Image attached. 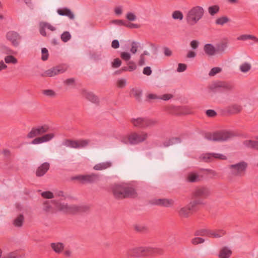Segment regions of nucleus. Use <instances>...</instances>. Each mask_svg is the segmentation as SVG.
I'll return each mask as SVG.
<instances>
[{"label":"nucleus","instance_id":"a18cd8bd","mask_svg":"<svg viewBox=\"0 0 258 258\" xmlns=\"http://www.w3.org/2000/svg\"><path fill=\"white\" fill-rule=\"evenodd\" d=\"M52 208L51 206L50 202L48 201H46L43 203V210L46 212H50L52 210Z\"/></svg>","mask_w":258,"mask_h":258},{"label":"nucleus","instance_id":"4c0bfd02","mask_svg":"<svg viewBox=\"0 0 258 258\" xmlns=\"http://www.w3.org/2000/svg\"><path fill=\"white\" fill-rule=\"evenodd\" d=\"M228 21L229 19L227 17H222L218 18L215 23L217 25H223Z\"/></svg>","mask_w":258,"mask_h":258},{"label":"nucleus","instance_id":"6e6d98bb","mask_svg":"<svg viewBox=\"0 0 258 258\" xmlns=\"http://www.w3.org/2000/svg\"><path fill=\"white\" fill-rule=\"evenodd\" d=\"M121 64V61L119 58H115L112 63V66L114 68H117L120 66Z\"/></svg>","mask_w":258,"mask_h":258},{"label":"nucleus","instance_id":"c03bdc74","mask_svg":"<svg viewBox=\"0 0 258 258\" xmlns=\"http://www.w3.org/2000/svg\"><path fill=\"white\" fill-rule=\"evenodd\" d=\"M205 242V239L201 237H195L191 239V243L194 245H197L203 243Z\"/></svg>","mask_w":258,"mask_h":258},{"label":"nucleus","instance_id":"4468645a","mask_svg":"<svg viewBox=\"0 0 258 258\" xmlns=\"http://www.w3.org/2000/svg\"><path fill=\"white\" fill-rule=\"evenodd\" d=\"M7 40L10 41L15 47H18L20 44L21 39V35L17 32L14 31H10L6 35Z\"/></svg>","mask_w":258,"mask_h":258},{"label":"nucleus","instance_id":"7ed1b4c3","mask_svg":"<svg viewBox=\"0 0 258 258\" xmlns=\"http://www.w3.org/2000/svg\"><path fill=\"white\" fill-rule=\"evenodd\" d=\"M204 14V10L201 6H195L189 10L186 16L187 23L190 25H194L202 19Z\"/></svg>","mask_w":258,"mask_h":258},{"label":"nucleus","instance_id":"49530a36","mask_svg":"<svg viewBox=\"0 0 258 258\" xmlns=\"http://www.w3.org/2000/svg\"><path fill=\"white\" fill-rule=\"evenodd\" d=\"M41 196L45 199H52L54 198L53 193L49 191H44L42 192Z\"/></svg>","mask_w":258,"mask_h":258},{"label":"nucleus","instance_id":"de8ad7c7","mask_svg":"<svg viewBox=\"0 0 258 258\" xmlns=\"http://www.w3.org/2000/svg\"><path fill=\"white\" fill-rule=\"evenodd\" d=\"M221 70L222 69L219 67L213 68L211 70L209 75L210 76H213L217 74V73H220L221 71Z\"/></svg>","mask_w":258,"mask_h":258},{"label":"nucleus","instance_id":"bf43d9fd","mask_svg":"<svg viewBox=\"0 0 258 258\" xmlns=\"http://www.w3.org/2000/svg\"><path fill=\"white\" fill-rule=\"evenodd\" d=\"M206 114L209 117H214L217 115L216 112L212 109H209L206 111Z\"/></svg>","mask_w":258,"mask_h":258},{"label":"nucleus","instance_id":"aec40b11","mask_svg":"<svg viewBox=\"0 0 258 258\" xmlns=\"http://www.w3.org/2000/svg\"><path fill=\"white\" fill-rule=\"evenodd\" d=\"M50 165L49 163L45 162L38 167L36 171V175L37 177L43 176L49 170Z\"/></svg>","mask_w":258,"mask_h":258},{"label":"nucleus","instance_id":"c756f323","mask_svg":"<svg viewBox=\"0 0 258 258\" xmlns=\"http://www.w3.org/2000/svg\"><path fill=\"white\" fill-rule=\"evenodd\" d=\"M24 221V217L23 215L20 214L14 220L13 224L15 227H21L23 225Z\"/></svg>","mask_w":258,"mask_h":258},{"label":"nucleus","instance_id":"a19ab883","mask_svg":"<svg viewBox=\"0 0 258 258\" xmlns=\"http://www.w3.org/2000/svg\"><path fill=\"white\" fill-rule=\"evenodd\" d=\"M253 39H255V37L254 36L248 34L241 35L237 37V40H246L247 39L253 40Z\"/></svg>","mask_w":258,"mask_h":258},{"label":"nucleus","instance_id":"c9c22d12","mask_svg":"<svg viewBox=\"0 0 258 258\" xmlns=\"http://www.w3.org/2000/svg\"><path fill=\"white\" fill-rule=\"evenodd\" d=\"M2 258H22V256L18 254V251H15L8 253Z\"/></svg>","mask_w":258,"mask_h":258},{"label":"nucleus","instance_id":"2eb2a0df","mask_svg":"<svg viewBox=\"0 0 258 258\" xmlns=\"http://www.w3.org/2000/svg\"><path fill=\"white\" fill-rule=\"evenodd\" d=\"M211 88L213 90L222 88L226 91H231L234 89V85L229 82L218 81L213 83Z\"/></svg>","mask_w":258,"mask_h":258},{"label":"nucleus","instance_id":"774afa93","mask_svg":"<svg viewBox=\"0 0 258 258\" xmlns=\"http://www.w3.org/2000/svg\"><path fill=\"white\" fill-rule=\"evenodd\" d=\"M119 46V43L117 40H114L112 41L111 43V47L113 48L116 49L118 48Z\"/></svg>","mask_w":258,"mask_h":258},{"label":"nucleus","instance_id":"e433bc0d","mask_svg":"<svg viewBox=\"0 0 258 258\" xmlns=\"http://www.w3.org/2000/svg\"><path fill=\"white\" fill-rule=\"evenodd\" d=\"M225 234V231L223 229H219L216 231L213 230V237L220 238Z\"/></svg>","mask_w":258,"mask_h":258},{"label":"nucleus","instance_id":"37998d69","mask_svg":"<svg viewBox=\"0 0 258 258\" xmlns=\"http://www.w3.org/2000/svg\"><path fill=\"white\" fill-rule=\"evenodd\" d=\"M213 160L218 159V160H225L227 159V157L226 155L220 154V153H212Z\"/></svg>","mask_w":258,"mask_h":258},{"label":"nucleus","instance_id":"052dcab7","mask_svg":"<svg viewBox=\"0 0 258 258\" xmlns=\"http://www.w3.org/2000/svg\"><path fill=\"white\" fill-rule=\"evenodd\" d=\"M75 80L74 78H70L66 80L63 83L66 85H72L75 84Z\"/></svg>","mask_w":258,"mask_h":258},{"label":"nucleus","instance_id":"412c9836","mask_svg":"<svg viewBox=\"0 0 258 258\" xmlns=\"http://www.w3.org/2000/svg\"><path fill=\"white\" fill-rule=\"evenodd\" d=\"M57 13L60 16H67L71 20H74L75 19V15L71 11L70 9L67 8L58 9L57 10Z\"/></svg>","mask_w":258,"mask_h":258},{"label":"nucleus","instance_id":"ea45409f","mask_svg":"<svg viewBox=\"0 0 258 258\" xmlns=\"http://www.w3.org/2000/svg\"><path fill=\"white\" fill-rule=\"evenodd\" d=\"M172 18L174 19H178L179 20H182L183 18L182 13L180 11H174L172 13Z\"/></svg>","mask_w":258,"mask_h":258},{"label":"nucleus","instance_id":"338daca9","mask_svg":"<svg viewBox=\"0 0 258 258\" xmlns=\"http://www.w3.org/2000/svg\"><path fill=\"white\" fill-rule=\"evenodd\" d=\"M190 45L194 49H196L198 47L199 42L197 40H192L190 42Z\"/></svg>","mask_w":258,"mask_h":258},{"label":"nucleus","instance_id":"0e129e2a","mask_svg":"<svg viewBox=\"0 0 258 258\" xmlns=\"http://www.w3.org/2000/svg\"><path fill=\"white\" fill-rule=\"evenodd\" d=\"M45 27H44L43 23H40V33L43 36H46V33L45 32Z\"/></svg>","mask_w":258,"mask_h":258},{"label":"nucleus","instance_id":"864d4df0","mask_svg":"<svg viewBox=\"0 0 258 258\" xmlns=\"http://www.w3.org/2000/svg\"><path fill=\"white\" fill-rule=\"evenodd\" d=\"M42 93L47 96H53L55 95V92L52 90H44Z\"/></svg>","mask_w":258,"mask_h":258},{"label":"nucleus","instance_id":"7c9ffc66","mask_svg":"<svg viewBox=\"0 0 258 258\" xmlns=\"http://www.w3.org/2000/svg\"><path fill=\"white\" fill-rule=\"evenodd\" d=\"M132 95L135 97L136 100L139 101L141 100V97L142 95V91L140 89L133 88L131 90Z\"/></svg>","mask_w":258,"mask_h":258},{"label":"nucleus","instance_id":"f704fd0d","mask_svg":"<svg viewBox=\"0 0 258 258\" xmlns=\"http://www.w3.org/2000/svg\"><path fill=\"white\" fill-rule=\"evenodd\" d=\"M5 61L7 63L16 64L18 60L16 58L12 55H9L5 57Z\"/></svg>","mask_w":258,"mask_h":258},{"label":"nucleus","instance_id":"6e6552de","mask_svg":"<svg viewBox=\"0 0 258 258\" xmlns=\"http://www.w3.org/2000/svg\"><path fill=\"white\" fill-rule=\"evenodd\" d=\"M201 200H197L190 202L188 205L181 208L178 211V215L182 218H188L198 205H202Z\"/></svg>","mask_w":258,"mask_h":258},{"label":"nucleus","instance_id":"473e14b6","mask_svg":"<svg viewBox=\"0 0 258 258\" xmlns=\"http://www.w3.org/2000/svg\"><path fill=\"white\" fill-rule=\"evenodd\" d=\"M251 66L249 63L244 62L240 66L239 69L241 72L246 73L251 69Z\"/></svg>","mask_w":258,"mask_h":258},{"label":"nucleus","instance_id":"0eeeda50","mask_svg":"<svg viewBox=\"0 0 258 258\" xmlns=\"http://www.w3.org/2000/svg\"><path fill=\"white\" fill-rule=\"evenodd\" d=\"M247 164L241 161L239 163L229 165L228 169L231 175L235 177H241L244 175L246 171Z\"/></svg>","mask_w":258,"mask_h":258},{"label":"nucleus","instance_id":"5fc2aeb1","mask_svg":"<svg viewBox=\"0 0 258 258\" xmlns=\"http://www.w3.org/2000/svg\"><path fill=\"white\" fill-rule=\"evenodd\" d=\"M163 51L164 54L166 56H171L172 55V51L169 48L167 47H164L163 48Z\"/></svg>","mask_w":258,"mask_h":258},{"label":"nucleus","instance_id":"c85d7f7f","mask_svg":"<svg viewBox=\"0 0 258 258\" xmlns=\"http://www.w3.org/2000/svg\"><path fill=\"white\" fill-rule=\"evenodd\" d=\"M187 180L190 182H197L201 180V177L197 173L190 172L187 176Z\"/></svg>","mask_w":258,"mask_h":258},{"label":"nucleus","instance_id":"a211bd4d","mask_svg":"<svg viewBox=\"0 0 258 258\" xmlns=\"http://www.w3.org/2000/svg\"><path fill=\"white\" fill-rule=\"evenodd\" d=\"M81 94L86 99L92 103H97L99 102L98 98L91 92H88L85 89H82L81 90Z\"/></svg>","mask_w":258,"mask_h":258},{"label":"nucleus","instance_id":"4d7b16f0","mask_svg":"<svg viewBox=\"0 0 258 258\" xmlns=\"http://www.w3.org/2000/svg\"><path fill=\"white\" fill-rule=\"evenodd\" d=\"M126 80L125 79H121L117 81V86L119 88H123L126 85Z\"/></svg>","mask_w":258,"mask_h":258},{"label":"nucleus","instance_id":"cd10ccee","mask_svg":"<svg viewBox=\"0 0 258 258\" xmlns=\"http://www.w3.org/2000/svg\"><path fill=\"white\" fill-rule=\"evenodd\" d=\"M242 107L240 105L233 104L228 107L227 111L231 114H237L242 110Z\"/></svg>","mask_w":258,"mask_h":258},{"label":"nucleus","instance_id":"58836bf2","mask_svg":"<svg viewBox=\"0 0 258 258\" xmlns=\"http://www.w3.org/2000/svg\"><path fill=\"white\" fill-rule=\"evenodd\" d=\"M135 229L140 232H146L148 230V227L143 225H137L135 226Z\"/></svg>","mask_w":258,"mask_h":258},{"label":"nucleus","instance_id":"13d9d810","mask_svg":"<svg viewBox=\"0 0 258 258\" xmlns=\"http://www.w3.org/2000/svg\"><path fill=\"white\" fill-rule=\"evenodd\" d=\"M187 66L184 63H179L178 65V68L177 69V71L178 72H182L186 70Z\"/></svg>","mask_w":258,"mask_h":258},{"label":"nucleus","instance_id":"603ef678","mask_svg":"<svg viewBox=\"0 0 258 258\" xmlns=\"http://www.w3.org/2000/svg\"><path fill=\"white\" fill-rule=\"evenodd\" d=\"M120 57L124 60L127 61L131 58V54L128 52H122L120 53Z\"/></svg>","mask_w":258,"mask_h":258},{"label":"nucleus","instance_id":"b1692460","mask_svg":"<svg viewBox=\"0 0 258 258\" xmlns=\"http://www.w3.org/2000/svg\"><path fill=\"white\" fill-rule=\"evenodd\" d=\"M231 254V250L225 246L220 249L218 256L219 258H229Z\"/></svg>","mask_w":258,"mask_h":258},{"label":"nucleus","instance_id":"9d476101","mask_svg":"<svg viewBox=\"0 0 258 258\" xmlns=\"http://www.w3.org/2000/svg\"><path fill=\"white\" fill-rule=\"evenodd\" d=\"M67 70V67L64 66H58L50 68L44 72L43 77H52L60 74L63 73Z\"/></svg>","mask_w":258,"mask_h":258},{"label":"nucleus","instance_id":"72a5a7b5","mask_svg":"<svg viewBox=\"0 0 258 258\" xmlns=\"http://www.w3.org/2000/svg\"><path fill=\"white\" fill-rule=\"evenodd\" d=\"M208 12L211 16H214L219 11V7L218 5H214L208 8Z\"/></svg>","mask_w":258,"mask_h":258},{"label":"nucleus","instance_id":"20e7f679","mask_svg":"<svg viewBox=\"0 0 258 258\" xmlns=\"http://www.w3.org/2000/svg\"><path fill=\"white\" fill-rule=\"evenodd\" d=\"M51 202L55 204L58 210L66 213L74 214L76 212H85L89 210V207L86 206L69 205L64 203H56L54 201H51Z\"/></svg>","mask_w":258,"mask_h":258},{"label":"nucleus","instance_id":"9b49d317","mask_svg":"<svg viewBox=\"0 0 258 258\" xmlns=\"http://www.w3.org/2000/svg\"><path fill=\"white\" fill-rule=\"evenodd\" d=\"M89 143V141L88 140H68L66 141L64 145L70 148L79 149L86 147Z\"/></svg>","mask_w":258,"mask_h":258},{"label":"nucleus","instance_id":"a878e982","mask_svg":"<svg viewBox=\"0 0 258 258\" xmlns=\"http://www.w3.org/2000/svg\"><path fill=\"white\" fill-rule=\"evenodd\" d=\"M243 145L247 148L258 150V138L256 140H245Z\"/></svg>","mask_w":258,"mask_h":258},{"label":"nucleus","instance_id":"3c124183","mask_svg":"<svg viewBox=\"0 0 258 258\" xmlns=\"http://www.w3.org/2000/svg\"><path fill=\"white\" fill-rule=\"evenodd\" d=\"M126 19L130 21H134L136 20V16L133 13H127L126 15Z\"/></svg>","mask_w":258,"mask_h":258},{"label":"nucleus","instance_id":"f03ea898","mask_svg":"<svg viewBox=\"0 0 258 258\" xmlns=\"http://www.w3.org/2000/svg\"><path fill=\"white\" fill-rule=\"evenodd\" d=\"M110 188L115 199L135 198L137 196L136 190L126 183H114L111 185Z\"/></svg>","mask_w":258,"mask_h":258},{"label":"nucleus","instance_id":"bb28decb","mask_svg":"<svg viewBox=\"0 0 258 258\" xmlns=\"http://www.w3.org/2000/svg\"><path fill=\"white\" fill-rule=\"evenodd\" d=\"M112 163L110 162H102L95 165L93 169L95 170H102L110 167Z\"/></svg>","mask_w":258,"mask_h":258},{"label":"nucleus","instance_id":"09e8293b","mask_svg":"<svg viewBox=\"0 0 258 258\" xmlns=\"http://www.w3.org/2000/svg\"><path fill=\"white\" fill-rule=\"evenodd\" d=\"M131 46L132 47L130 49L131 52L133 54H135L137 52V50H138V43L135 41H133L132 43Z\"/></svg>","mask_w":258,"mask_h":258},{"label":"nucleus","instance_id":"79ce46f5","mask_svg":"<svg viewBox=\"0 0 258 258\" xmlns=\"http://www.w3.org/2000/svg\"><path fill=\"white\" fill-rule=\"evenodd\" d=\"M71 38V35L68 31L64 32L61 35V39L64 42L68 41Z\"/></svg>","mask_w":258,"mask_h":258},{"label":"nucleus","instance_id":"f3484780","mask_svg":"<svg viewBox=\"0 0 258 258\" xmlns=\"http://www.w3.org/2000/svg\"><path fill=\"white\" fill-rule=\"evenodd\" d=\"M143 256H151L154 254H161L162 250L158 248H155L150 246H141Z\"/></svg>","mask_w":258,"mask_h":258},{"label":"nucleus","instance_id":"423d86ee","mask_svg":"<svg viewBox=\"0 0 258 258\" xmlns=\"http://www.w3.org/2000/svg\"><path fill=\"white\" fill-rule=\"evenodd\" d=\"M131 121L135 126L143 128H150L158 123V121L155 119L142 117L133 118Z\"/></svg>","mask_w":258,"mask_h":258},{"label":"nucleus","instance_id":"6ab92c4d","mask_svg":"<svg viewBox=\"0 0 258 258\" xmlns=\"http://www.w3.org/2000/svg\"><path fill=\"white\" fill-rule=\"evenodd\" d=\"M127 255L131 257H141L142 255V247H134L128 249Z\"/></svg>","mask_w":258,"mask_h":258},{"label":"nucleus","instance_id":"2f4dec72","mask_svg":"<svg viewBox=\"0 0 258 258\" xmlns=\"http://www.w3.org/2000/svg\"><path fill=\"white\" fill-rule=\"evenodd\" d=\"M200 159L203 161L209 162L213 161V157L212 153H205L201 155Z\"/></svg>","mask_w":258,"mask_h":258},{"label":"nucleus","instance_id":"5701e85b","mask_svg":"<svg viewBox=\"0 0 258 258\" xmlns=\"http://www.w3.org/2000/svg\"><path fill=\"white\" fill-rule=\"evenodd\" d=\"M50 246L53 250L58 254L61 253L64 248V245L61 242L51 243L50 244Z\"/></svg>","mask_w":258,"mask_h":258},{"label":"nucleus","instance_id":"dca6fc26","mask_svg":"<svg viewBox=\"0 0 258 258\" xmlns=\"http://www.w3.org/2000/svg\"><path fill=\"white\" fill-rule=\"evenodd\" d=\"M152 203L155 205L169 208L173 206L175 202L172 199L162 198L154 199Z\"/></svg>","mask_w":258,"mask_h":258},{"label":"nucleus","instance_id":"4be33fe9","mask_svg":"<svg viewBox=\"0 0 258 258\" xmlns=\"http://www.w3.org/2000/svg\"><path fill=\"white\" fill-rule=\"evenodd\" d=\"M195 235L196 236L213 237V230L207 228L200 229L195 232Z\"/></svg>","mask_w":258,"mask_h":258},{"label":"nucleus","instance_id":"8fccbe9b","mask_svg":"<svg viewBox=\"0 0 258 258\" xmlns=\"http://www.w3.org/2000/svg\"><path fill=\"white\" fill-rule=\"evenodd\" d=\"M42 52V57L41 59L43 60H46L48 57V50L46 48H43L41 50Z\"/></svg>","mask_w":258,"mask_h":258},{"label":"nucleus","instance_id":"393cba45","mask_svg":"<svg viewBox=\"0 0 258 258\" xmlns=\"http://www.w3.org/2000/svg\"><path fill=\"white\" fill-rule=\"evenodd\" d=\"M204 50L208 56L215 55L216 50L214 46L211 44H206L204 47Z\"/></svg>","mask_w":258,"mask_h":258},{"label":"nucleus","instance_id":"f8f14e48","mask_svg":"<svg viewBox=\"0 0 258 258\" xmlns=\"http://www.w3.org/2000/svg\"><path fill=\"white\" fill-rule=\"evenodd\" d=\"M74 179L80 180L83 183H92L99 180V175L95 173L87 175H81L76 176L74 177Z\"/></svg>","mask_w":258,"mask_h":258},{"label":"nucleus","instance_id":"e2e57ef3","mask_svg":"<svg viewBox=\"0 0 258 258\" xmlns=\"http://www.w3.org/2000/svg\"><path fill=\"white\" fill-rule=\"evenodd\" d=\"M143 73L144 75H146L147 76L150 75L152 73V70L151 69V68L149 67H146L144 68Z\"/></svg>","mask_w":258,"mask_h":258},{"label":"nucleus","instance_id":"39448f33","mask_svg":"<svg viewBox=\"0 0 258 258\" xmlns=\"http://www.w3.org/2000/svg\"><path fill=\"white\" fill-rule=\"evenodd\" d=\"M233 134L228 131H222L213 133H208L205 134V138L210 141L224 142L231 138Z\"/></svg>","mask_w":258,"mask_h":258},{"label":"nucleus","instance_id":"69168bd1","mask_svg":"<svg viewBox=\"0 0 258 258\" xmlns=\"http://www.w3.org/2000/svg\"><path fill=\"white\" fill-rule=\"evenodd\" d=\"M44 27H45L46 28H47L49 29L50 30L53 31L55 30V28L50 25V24L46 23V22H42Z\"/></svg>","mask_w":258,"mask_h":258},{"label":"nucleus","instance_id":"f257e3e1","mask_svg":"<svg viewBox=\"0 0 258 258\" xmlns=\"http://www.w3.org/2000/svg\"><path fill=\"white\" fill-rule=\"evenodd\" d=\"M49 129V127L47 124L33 127L27 134V137L28 139L35 138L31 142V144L34 145L49 142L55 137V134L51 133L43 135L47 133Z\"/></svg>","mask_w":258,"mask_h":258},{"label":"nucleus","instance_id":"1a4fd4ad","mask_svg":"<svg viewBox=\"0 0 258 258\" xmlns=\"http://www.w3.org/2000/svg\"><path fill=\"white\" fill-rule=\"evenodd\" d=\"M148 136V134L146 132H133L128 135L127 139L131 144L137 145L145 141Z\"/></svg>","mask_w":258,"mask_h":258},{"label":"nucleus","instance_id":"680f3d73","mask_svg":"<svg viewBox=\"0 0 258 258\" xmlns=\"http://www.w3.org/2000/svg\"><path fill=\"white\" fill-rule=\"evenodd\" d=\"M173 97V95L170 94H166L160 97L159 99L168 100Z\"/></svg>","mask_w":258,"mask_h":258},{"label":"nucleus","instance_id":"ddd939ff","mask_svg":"<svg viewBox=\"0 0 258 258\" xmlns=\"http://www.w3.org/2000/svg\"><path fill=\"white\" fill-rule=\"evenodd\" d=\"M211 195L210 189L205 186H199L196 187L192 192V197L195 198L206 199Z\"/></svg>","mask_w":258,"mask_h":258}]
</instances>
